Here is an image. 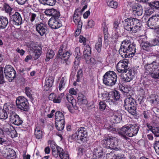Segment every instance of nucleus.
Instances as JSON below:
<instances>
[{
	"label": "nucleus",
	"instance_id": "a211bd4d",
	"mask_svg": "<svg viewBox=\"0 0 159 159\" xmlns=\"http://www.w3.org/2000/svg\"><path fill=\"white\" fill-rule=\"evenodd\" d=\"M134 18H128L123 21L124 29L126 30L131 32L132 28L134 25Z\"/></svg>",
	"mask_w": 159,
	"mask_h": 159
},
{
	"label": "nucleus",
	"instance_id": "0eeeda50",
	"mask_svg": "<svg viewBox=\"0 0 159 159\" xmlns=\"http://www.w3.org/2000/svg\"><path fill=\"white\" fill-rule=\"evenodd\" d=\"M50 146L52 148V154L54 157H57L59 154L61 158H64L65 153L62 148L59 146H57L53 142H51Z\"/></svg>",
	"mask_w": 159,
	"mask_h": 159
},
{
	"label": "nucleus",
	"instance_id": "338daca9",
	"mask_svg": "<svg viewBox=\"0 0 159 159\" xmlns=\"http://www.w3.org/2000/svg\"><path fill=\"white\" fill-rule=\"evenodd\" d=\"M120 23L118 21H115L113 23V29L114 31H116L119 28V25Z\"/></svg>",
	"mask_w": 159,
	"mask_h": 159
},
{
	"label": "nucleus",
	"instance_id": "39448f33",
	"mask_svg": "<svg viewBox=\"0 0 159 159\" xmlns=\"http://www.w3.org/2000/svg\"><path fill=\"white\" fill-rule=\"evenodd\" d=\"M87 132L86 129L84 127L79 128L74 134L72 135L73 138L79 143L83 142L86 137Z\"/></svg>",
	"mask_w": 159,
	"mask_h": 159
},
{
	"label": "nucleus",
	"instance_id": "bb28decb",
	"mask_svg": "<svg viewBox=\"0 0 159 159\" xmlns=\"http://www.w3.org/2000/svg\"><path fill=\"white\" fill-rule=\"evenodd\" d=\"M150 9L148 10V12L149 14L147 13L148 15H150L154 11H152V10L154 9H157L159 8V1L153 2H151L148 4Z\"/></svg>",
	"mask_w": 159,
	"mask_h": 159
},
{
	"label": "nucleus",
	"instance_id": "f03ea898",
	"mask_svg": "<svg viewBox=\"0 0 159 159\" xmlns=\"http://www.w3.org/2000/svg\"><path fill=\"white\" fill-rule=\"evenodd\" d=\"M139 127L135 125L129 124L123 126L120 129V134L123 137L127 139L126 135L132 137L137 134L139 131Z\"/></svg>",
	"mask_w": 159,
	"mask_h": 159
},
{
	"label": "nucleus",
	"instance_id": "4c0bfd02",
	"mask_svg": "<svg viewBox=\"0 0 159 159\" xmlns=\"http://www.w3.org/2000/svg\"><path fill=\"white\" fill-rule=\"evenodd\" d=\"M147 126L156 137H159V127H152L149 125H147Z\"/></svg>",
	"mask_w": 159,
	"mask_h": 159
},
{
	"label": "nucleus",
	"instance_id": "c756f323",
	"mask_svg": "<svg viewBox=\"0 0 159 159\" xmlns=\"http://www.w3.org/2000/svg\"><path fill=\"white\" fill-rule=\"evenodd\" d=\"M2 127L3 128L5 134H8L10 132H12L14 134H16V131L13 126H11L9 124L4 125L2 126Z\"/></svg>",
	"mask_w": 159,
	"mask_h": 159
},
{
	"label": "nucleus",
	"instance_id": "5701e85b",
	"mask_svg": "<svg viewBox=\"0 0 159 159\" xmlns=\"http://www.w3.org/2000/svg\"><path fill=\"white\" fill-rule=\"evenodd\" d=\"M43 129L41 128L40 125L37 124L35 125L34 129V134L36 138L41 139L43 136Z\"/></svg>",
	"mask_w": 159,
	"mask_h": 159
},
{
	"label": "nucleus",
	"instance_id": "5fc2aeb1",
	"mask_svg": "<svg viewBox=\"0 0 159 159\" xmlns=\"http://www.w3.org/2000/svg\"><path fill=\"white\" fill-rule=\"evenodd\" d=\"M25 91L27 96L30 98V99L33 100V98L31 93V90L28 87H26L25 89Z\"/></svg>",
	"mask_w": 159,
	"mask_h": 159
},
{
	"label": "nucleus",
	"instance_id": "c9c22d12",
	"mask_svg": "<svg viewBox=\"0 0 159 159\" xmlns=\"http://www.w3.org/2000/svg\"><path fill=\"white\" fill-rule=\"evenodd\" d=\"M40 3L44 5L53 6L55 4L56 0H39Z\"/></svg>",
	"mask_w": 159,
	"mask_h": 159
},
{
	"label": "nucleus",
	"instance_id": "79ce46f5",
	"mask_svg": "<svg viewBox=\"0 0 159 159\" xmlns=\"http://www.w3.org/2000/svg\"><path fill=\"white\" fill-rule=\"evenodd\" d=\"M54 55L55 53L53 50L50 49L48 50L46 55V61H49L50 59L53 58Z\"/></svg>",
	"mask_w": 159,
	"mask_h": 159
},
{
	"label": "nucleus",
	"instance_id": "f257e3e1",
	"mask_svg": "<svg viewBox=\"0 0 159 159\" xmlns=\"http://www.w3.org/2000/svg\"><path fill=\"white\" fill-rule=\"evenodd\" d=\"M136 45L128 39L124 40L119 50V53L123 58L131 57L136 52Z\"/></svg>",
	"mask_w": 159,
	"mask_h": 159
},
{
	"label": "nucleus",
	"instance_id": "3c124183",
	"mask_svg": "<svg viewBox=\"0 0 159 159\" xmlns=\"http://www.w3.org/2000/svg\"><path fill=\"white\" fill-rule=\"evenodd\" d=\"M3 6L4 10L6 13H10L12 10V8L7 3H4Z\"/></svg>",
	"mask_w": 159,
	"mask_h": 159
},
{
	"label": "nucleus",
	"instance_id": "423d86ee",
	"mask_svg": "<svg viewBox=\"0 0 159 159\" xmlns=\"http://www.w3.org/2000/svg\"><path fill=\"white\" fill-rule=\"evenodd\" d=\"M16 103L17 107L20 110L24 111L28 110L29 103L25 97L21 96L18 97L16 99Z\"/></svg>",
	"mask_w": 159,
	"mask_h": 159
},
{
	"label": "nucleus",
	"instance_id": "0e129e2a",
	"mask_svg": "<svg viewBox=\"0 0 159 159\" xmlns=\"http://www.w3.org/2000/svg\"><path fill=\"white\" fill-rule=\"evenodd\" d=\"M106 101H101L99 102V109L100 110L103 111L105 110L107 106L105 103Z\"/></svg>",
	"mask_w": 159,
	"mask_h": 159
},
{
	"label": "nucleus",
	"instance_id": "6e6d98bb",
	"mask_svg": "<svg viewBox=\"0 0 159 159\" xmlns=\"http://www.w3.org/2000/svg\"><path fill=\"white\" fill-rule=\"evenodd\" d=\"M111 94L107 92H105L104 93H102V97L103 101H106L107 102V99L109 98L110 95Z\"/></svg>",
	"mask_w": 159,
	"mask_h": 159
},
{
	"label": "nucleus",
	"instance_id": "4468645a",
	"mask_svg": "<svg viewBox=\"0 0 159 159\" xmlns=\"http://www.w3.org/2000/svg\"><path fill=\"white\" fill-rule=\"evenodd\" d=\"M109 98L107 99V102L110 105H116L118 104L120 98V95L118 91H115L110 95Z\"/></svg>",
	"mask_w": 159,
	"mask_h": 159
},
{
	"label": "nucleus",
	"instance_id": "c85d7f7f",
	"mask_svg": "<svg viewBox=\"0 0 159 159\" xmlns=\"http://www.w3.org/2000/svg\"><path fill=\"white\" fill-rule=\"evenodd\" d=\"M3 108L7 112L10 113V115L13 113H15V106L12 104L6 103L4 105Z\"/></svg>",
	"mask_w": 159,
	"mask_h": 159
},
{
	"label": "nucleus",
	"instance_id": "49530a36",
	"mask_svg": "<svg viewBox=\"0 0 159 159\" xmlns=\"http://www.w3.org/2000/svg\"><path fill=\"white\" fill-rule=\"evenodd\" d=\"M66 80L64 77H63L60 81L58 88L60 91H61L65 88Z\"/></svg>",
	"mask_w": 159,
	"mask_h": 159
},
{
	"label": "nucleus",
	"instance_id": "20e7f679",
	"mask_svg": "<svg viewBox=\"0 0 159 159\" xmlns=\"http://www.w3.org/2000/svg\"><path fill=\"white\" fill-rule=\"evenodd\" d=\"M106 142V147L107 148L118 151L120 149L118 144L117 139L113 136H107L104 139Z\"/></svg>",
	"mask_w": 159,
	"mask_h": 159
},
{
	"label": "nucleus",
	"instance_id": "680f3d73",
	"mask_svg": "<svg viewBox=\"0 0 159 159\" xmlns=\"http://www.w3.org/2000/svg\"><path fill=\"white\" fill-rule=\"evenodd\" d=\"M41 50L33 52V56L34 60H36L41 55Z\"/></svg>",
	"mask_w": 159,
	"mask_h": 159
},
{
	"label": "nucleus",
	"instance_id": "6e6552de",
	"mask_svg": "<svg viewBox=\"0 0 159 159\" xmlns=\"http://www.w3.org/2000/svg\"><path fill=\"white\" fill-rule=\"evenodd\" d=\"M4 74L5 77L9 82H11L15 77L16 73L11 65H8L6 66L5 67Z\"/></svg>",
	"mask_w": 159,
	"mask_h": 159
},
{
	"label": "nucleus",
	"instance_id": "58836bf2",
	"mask_svg": "<svg viewBox=\"0 0 159 159\" xmlns=\"http://www.w3.org/2000/svg\"><path fill=\"white\" fill-rule=\"evenodd\" d=\"M66 98L68 102L71 103L73 107H75L76 105V100L71 94H66Z\"/></svg>",
	"mask_w": 159,
	"mask_h": 159
},
{
	"label": "nucleus",
	"instance_id": "9d476101",
	"mask_svg": "<svg viewBox=\"0 0 159 159\" xmlns=\"http://www.w3.org/2000/svg\"><path fill=\"white\" fill-rule=\"evenodd\" d=\"M147 24L151 29H156L159 28V15H155L150 17Z\"/></svg>",
	"mask_w": 159,
	"mask_h": 159
},
{
	"label": "nucleus",
	"instance_id": "7ed1b4c3",
	"mask_svg": "<svg viewBox=\"0 0 159 159\" xmlns=\"http://www.w3.org/2000/svg\"><path fill=\"white\" fill-rule=\"evenodd\" d=\"M117 78L116 74L114 72L111 71H107L103 76V83L106 85L112 86L116 83Z\"/></svg>",
	"mask_w": 159,
	"mask_h": 159
},
{
	"label": "nucleus",
	"instance_id": "2eb2a0df",
	"mask_svg": "<svg viewBox=\"0 0 159 159\" xmlns=\"http://www.w3.org/2000/svg\"><path fill=\"white\" fill-rule=\"evenodd\" d=\"M10 22L13 24L19 25L22 23V19L20 14L17 12H16L15 13L10 17Z\"/></svg>",
	"mask_w": 159,
	"mask_h": 159
},
{
	"label": "nucleus",
	"instance_id": "09e8293b",
	"mask_svg": "<svg viewBox=\"0 0 159 159\" xmlns=\"http://www.w3.org/2000/svg\"><path fill=\"white\" fill-rule=\"evenodd\" d=\"M30 50L33 52L40 50L41 48L36 46L34 43H31L29 46Z\"/></svg>",
	"mask_w": 159,
	"mask_h": 159
},
{
	"label": "nucleus",
	"instance_id": "4d7b16f0",
	"mask_svg": "<svg viewBox=\"0 0 159 159\" xmlns=\"http://www.w3.org/2000/svg\"><path fill=\"white\" fill-rule=\"evenodd\" d=\"M119 87L120 90L124 93H127L129 91V87H125L122 85H120Z\"/></svg>",
	"mask_w": 159,
	"mask_h": 159
},
{
	"label": "nucleus",
	"instance_id": "72a5a7b5",
	"mask_svg": "<svg viewBox=\"0 0 159 159\" xmlns=\"http://www.w3.org/2000/svg\"><path fill=\"white\" fill-rule=\"evenodd\" d=\"M78 102L80 105L86 104L87 101L86 97L82 94H80L77 98Z\"/></svg>",
	"mask_w": 159,
	"mask_h": 159
},
{
	"label": "nucleus",
	"instance_id": "13d9d810",
	"mask_svg": "<svg viewBox=\"0 0 159 159\" xmlns=\"http://www.w3.org/2000/svg\"><path fill=\"white\" fill-rule=\"evenodd\" d=\"M83 76V72L82 70L80 69L77 73L76 76H77V82H79L80 81L81 79L82 78Z\"/></svg>",
	"mask_w": 159,
	"mask_h": 159
},
{
	"label": "nucleus",
	"instance_id": "a19ab883",
	"mask_svg": "<svg viewBox=\"0 0 159 159\" xmlns=\"http://www.w3.org/2000/svg\"><path fill=\"white\" fill-rule=\"evenodd\" d=\"M55 121H64V116L63 114L60 111H57L55 113Z\"/></svg>",
	"mask_w": 159,
	"mask_h": 159
},
{
	"label": "nucleus",
	"instance_id": "f704fd0d",
	"mask_svg": "<svg viewBox=\"0 0 159 159\" xmlns=\"http://www.w3.org/2000/svg\"><path fill=\"white\" fill-rule=\"evenodd\" d=\"M65 120L55 121V126L57 130L59 131L62 130L64 127Z\"/></svg>",
	"mask_w": 159,
	"mask_h": 159
},
{
	"label": "nucleus",
	"instance_id": "ea45409f",
	"mask_svg": "<svg viewBox=\"0 0 159 159\" xmlns=\"http://www.w3.org/2000/svg\"><path fill=\"white\" fill-rule=\"evenodd\" d=\"M102 38L99 37L96 42L95 48L98 52H100L101 51L102 46Z\"/></svg>",
	"mask_w": 159,
	"mask_h": 159
},
{
	"label": "nucleus",
	"instance_id": "8fccbe9b",
	"mask_svg": "<svg viewBox=\"0 0 159 159\" xmlns=\"http://www.w3.org/2000/svg\"><path fill=\"white\" fill-rule=\"evenodd\" d=\"M7 112L4 110L0 109V119L5 120L7 118Z\"/></svg>",
	"mask_w": 159,
	"mask_h": 159
},
{
	"label": "nucleus",
	"instance_id": "e2e57ef3",
	"mask_svg": "<svg viewBox=\"0 0 159 159\" xmlns=\"http://www.w3.org/2000/svg\"><path fill=\"white\" fill-rule=\"evenodd\" d=\"M150 75L154 79H159V70L156 71L152 72Z\"/></svg>",
	"mask_w": 159,
	"mask_h": 159
},
{
	"label": "nucleus",
	"instance_id": "ddd939ff",
	"mask_svg": "<svg viewBox=\"0 0 159 159\" xmlns=\"http://www.w3.org/2000/svg\"><path fill=\"white\" fill-rule=\"evenodd\" d=\"M59 17H52L48 21V25L49 27L53 29H57L61 25V23L60 19L58 18Z\"/></svg>",
	"mask_w": 159,
	"mask_h": 159
},
{
	"label": "nucleus",
	"instance_id": "37998d69",
	"mask_svg": "<svg viewBox=\"0 0 159 159\" xmlns=\"http://www.w3.org/2000/svg\"><path fill=\"white\" fill-rule=\"evenodd\" d=\"M108 25L105 22H103L102 24V28L103 32L105 39L107 38L108 35Z\"/></svg>",
	"mask_w": 159,
	"mask_h": 159
},
{
	"label": "nucleus",
	"instance_id": "cd10ccee",
	"mask_svg": "<svg viewBox=\"0 0 159 159\" xmlns=\"http://www.w3.org/2000/svg\"><path fill=\"white\" fill-rule=\"evenodd\" d=\"M102 148L100 147L95 148L93 152V157L96 159H98L102 155Z\"/></svg>",
	"mask_w": 159,
	"mask_h": 159
},
{
	"label": "nucleus",
	"instance_id": "393cba45",
	"mask_svg": "<svg viewBox=\"0 0 159 159\" xmlns=\"http://www.w3.org/2000/svg\"><path fill=\"white\" fill-rule=\"evenodd\" d=\"M54 79L52 77H49L45 80V85L44 86V89L46 91L50 89L52 86L54 82Z\"/></svg>",
	"mask_w": 159,
	"mask_h": 159
},
{
	"label": "nucleus",
	"instance_id": "603ef678",
	"mask_svg": "<svg viewBox=\"0 0 159 159\" xmlns=\"http://www.w3.org/2000/svg\"><path fill=\"white\" fill-rule=\"evenodd\" d=\"M84 54L85 55H87L89 56L91 54V48L89 45H87L85 48H84V50L83 52Z\"/></svg>",
	"mask_w": 159,
	"mask_h": 159
},
{
	"label": "nucleus",
	"instance_id": "1a4fd4ad",
	"mask_svg": "<svg viewBox=\"0 0 159 159\" xmlns=\"http://www.w3.org/2000/svg\"><path fill=\"white\" fill-rule=\"evenodd\" d=\"M71 55V53L68 51H65V46L62 45L60 47L58 54L57 55V57L58 58H61V61H64L65 62H66Z\"/></svg>",
	"mask_w": 159,
	"mask_h": 159
},
{
	"label": "nucleus",
	"instance_id": "de8ad7c7",
	"mask_svg": "<svg viewBox=\"0 0 159 159\" xmlns=\"http://www.w3.org/2000/svg\"><path fill=\"white\" fill-rule=\"evenodd\" d=\"M136 105L130 107L129 108H125L128 112L132 115H134L136 114Z\"/></svg>",
	"mask_w": 159,
	"mask_h": 159
},
{
	"label": "nucleus",
	"instance_id": "c03bdc74",
	"mask_svg": "<svg viewBox=\"0 0 159 159\" xmlns=\"http://www.w3.org/2000/svg\"><path fill=\"white\" fill-rule=\"evenodd\" d=\"M107 3L109 7L113 8H117L118 3L116 1H114L113 0H106Z\"/></svg>",
	"mask_w": 159,
	"mask_h": 159
},
{
	"label": "nucleus",
	"instance_id": "a878e982",
	"mask_svg": "<svg viewBox=\"0 0 159 159\" xmlns=\"http://www.w3.org/2000/svg\"><path fill=\"white\" fill-rule=\"evenodd\" d=\"M134 20V25L132 28L131 32L136 33L141 30L142 25L138 19L135 18Z\"/></svg>",
	"mask_w": 159,
	"mask_h": 159
},
{
	"label": "nucleus",
	"instance_id": "052dcab7",
	"mask_svg": "<svg viewBox=\"0 0 159 159\" xmlns=\"http://www.w3.org/2000/svg\"><path fill=\"white\" fill-rule=\"evenodd\" d=\"M151 64L153 71H154L156 69H157L159 67V63L156 61H153Z\"/></svg>",
	"mask_w": 159,
	"mask_h": 159
},
{
	"label": "nucleus",
	"instance_id": "473e14b6",
	"mask_svg": "<svg viewBox=\"0 0 159 159\" xmlns=\"http://www.w3.org/2000/svg\"><path fill=\"white\" fill-rule=\"evenodd\" d=\"M3 152L5 153V156L8 158L11 157H14L16 154L15 151L11 148H6L4 149Z\"/></svg>",
	"mask_w": 159,
	"mask_h": 159
},
{
	"label": "nucleus",
	"instance_id": "e433bc0d",
	"mask_svg": "<svg viewBox=\"0 0 159 159\" xmlns=\"http://www.w3.org/2000/svg\"><path fill=\"white\" fill-rule=\"evenodd\" d=\"M64 97V94L63 93H60L58 95H56L53 102L54 103H60Z\"/></svg>",
	"mask_w": 159,
	"mask_h": 159
},
{
	"label": "nucleus",
	"instance_id": "a18cd8bd",
	"mask_svg": "<svg viewBox=\"0 0 159 159\" xmlns=\"http://www.w3.org/2000/svg\"><path fill=\"white\" fill-rule=\"evenodd\" d=\"M145 73L146 75H150L153 71L151 64L146 65L144 66Z\"/></svg>",
	"mask_w": 159,
	"mask_h": 159
},
{
	"label": "nucleus",
	"instance_id": "864d4df0",
	"mask_svg": "<svg viewBox=\"0 0 159 159\" xmlns=\"http://www.w3.org/2000/svg\"><path fill=\"white\" fill-rule=\"evenodd\" d=\"M30 20L31 22H33L36 19L38 18V15L37 13H31L30 14Z\"/></svg>",
	"mask_w": 159,
	"mask_h": 159
},
{
	"label": "nucleus",
	"instance_id": "774afa93",
	"mask_svg": "<svg viewBox=\"0 0 159 159\" xmlns=\"http://www.w3.org/2000/svg\"><path fill=\"white\" fill-rule=\"evenodd\" d=\"M109 159H125L123 154H118L115 155V157L113 156L112 158Z\"/></svg>",
	"mask_w": 159,
	"mask_h": 159
},
{
	"label": "nucleus",
	"instance_id": "f3484780",
	"mask_svg": "<svg viewBox=\"0 0 159 159\" xmlns=\"http://www.w3.org/2000/svg\"><path fill=\"white\" fill-rule=\"evenodd\" d=\"M126 73L123 79L122 80L124 82H130L134 78L135 75L134 71L131 69L128 68L126 71L124 72Z\"/></svg>",
	"mask_w": 159,
	"mask_h": 159
},
{
	"label": "nucleus",
	"instance_id": "4be33fe9",
	"mask_svg": "<svg viewBox=\"0 0 159 159\" xmlns=\"http://www.w3.org/2000/svg\"><path fill=\"white\" fill-rule=\"evenodd\" d=\"M132 11L133 14L135 16H141L143 12L142 6L137 4H135L133 6Z\"/></svg>",
	"mask_w": 159,
	"mask_h": 159
},
{
	"label": "nucleus",
	"instance_id": "dca6fc26",
	"mask_svg": "<svg viewBox=\"0 0 159 159\" xmlns=\"http://www.w3.org/2000/svg\"><path fill=\"white\" fill-rule=\"evenodd\" d=\"M108 114L112 117V119L114 120V122L118 123L120 122L122 120V116L119 111L110 109H108Z\"/></svg>",
	"mask_w": 159,
	"mask_h": 159
},
{
	"label": "nucleus",
	"instance_id": "7c9ffc66",
	"mask_svg": "<svg viewBox=\"0 0 159 159\" xmlns=\"http://www.w3.org/2000/svg\"><path fill=\"white\" fill-rule=\"evenodd\" d=\"M140 45L143 50L147 52H151L152 50L150 42L148 41H142Z\"/></svg>",
	"mask_w": 159,
	"mask_h": 159
},
{
	"label": "nucleus",
	"instance_id": "69168bd1",
	"mask_svg": "<svg viewBox=\"0 0 159 159\" xmlns=\"http://www.w3.org/2000/svg\"><path fill=\"white\" fill-rule=\"evenodd\" d=\"M150 42L152 47L159 45V41L158 39H153Z\"/></svg>",
	"mask_w": 159,
	"mask_h": 159
},
{
	"label": "nucleus",
	"instance_id": "412c9836",
	"mask_svg": "<svg viewBox=\"0 0 159 159\" xmlns=\"http://www.w3.org/2000/svg\"><path fill=\"white\" fill-rule=\"evenodd\" d=\"M44 13L46 15L52 17H59L60 16V12L57 10L53 8L46 9Z\"/></svg>",
	"mask_w": 159,
	"mask_h": 159
},
{
	"label": "nucleus",
	"instance_id": "6ab92c4d",
	"mask_svg": "<svg viewBox=\"0 0 159 159\" xmlns=\"http://www.w3.org/2000/svg\"><path fill=\"white\" fill-rule=\"evenodd\" d=\"M10 120L12 124L17 126L22 124L23 121L15 113H13L10 116Z\"/></svg>",
	"mask_w": 159,
	"mask_h": 159
},
{
	"label": "nucleus",
	"instance_id": "9b49d317",
	"mask_svg": "<svg viewBox=\"0 0 159 159\" xmlns=\"http://www.w3.org/2000/svg\"><path fill=\"white\" fill-rule=\"evenodd\" d=\"M129 62L126 59L120 60L116 65V69L118 72L124 73L128 70Z\"/></svg>",
	"mask_w": 159,
	"mask_h": 159
},
{
	"label": "nucleus",
	"instance_id": "2f4dec72",
	"mask_svg": "<svg viewBox=\"0 0 159 159\" xmlns=\"http://www.w3.org/2000/svg\"><path fill=\"white\" fill-rule=\"evenodd\" d=\"M8 23V19L6 17H0V29H4Z\"/></svg>",
	"mask_w": 159,
	"mask_h": 159
},
{
	"label": "nucleus",
	"instance_id": "f8f14e48",
	"mask_svg": "<svg viewBox=\"0 0 159 159\" xmlns=\"http://www.w3.org/2000/svg\"><path fill=\"white\" fill-rule=\"evenodd\" d=\"M35 26L36 31L40 36H42L46 35L47 31L46 24L40 22L36 24Z\"/></svg>",
	"mask_w": 159,
	"mask_h": 159
},
{
	"label": "nucleus",
	"instance_id": "aec40b11",
	"mask_svg": "<svg viewBox=\"0 0 159 159\" xmlns=\"http://www.w3.org/2000/svg\"><path fill=\"white\" fill-rule=\"evenodd\" d=\"M81 17L80 13L78 12V10H76L74 15L73 20L75 24L77 25L78 28L80 29L81 28L82 25V22L81 20Z\"/></svg>",
	"mask_w": 159,
	"mask_h": 159
},
{
	"label": "nucleus",
	"instance_id": "bf43d9fd",
	"mask_svg": "<svg viewBox=\"0 0 159 159\" xmlns=\"http://www.w3.org/2000/svg\"><path fill=\"white\" fill-rule=\"evenodd\" d=\"M154 148L156 153L159 155V141H156L155 142Z\"/></svg>",
	"mask_w": 159,
	"mask_h": 159
},
{
	"label": "nucleus",
	"instance_id": "b1692460",
	"mask_svg": "<svg viewBox=\"0 0 159 159\" xmlns=\"http://www.w3.org/2000/svg\"><path fill=\"white\" fill-rule=\"evenodd\" d=\"M124 106L125 108H127L136 105V102L134 99L131 97L127 98H125L124 101Z\"/></svg>",
	"mask_w": 159,
	"mask_h": 159
}]
</instances>
